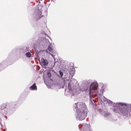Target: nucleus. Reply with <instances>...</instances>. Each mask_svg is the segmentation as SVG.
<instances>
[{
    "instance_id": "nucleus-9",
    "label": "nucleus",
    "mask_w": 131,
    "mask_h": 131,
    "mask_svg": "<svg viewBox=\"0 0 131 131\" xmlns=\"http://www.w3.org/2000/svg\"><path fill=\"white\" fill-rule=\"evenodd\" d=\"M74 68H72V69L70 70L69 69V73L70 75H73L75 73V71L74 70Z\"/></svg>"
},
{
    "instance_id": "nucleus-12",
    "label": "nucleus",
    "mask_w": 131,
    "mask_h": 131,
    "mask_svg": "<svg viewBox=\"0 0 131 131\" xmlns=\"http://www.w3.org/2000/svg\"><path fill=\"white\" fill-rule=\"evenodd\" d=\"M6 104H3L1 106V110H3L6 107Z\"/></svg>"
},
{
    "instance_id": "nucleus-16",
    "label": "nucleus",
    "mask_w": 131,
    "mask_h": 131,
    "mask_svg": "<svg viewBox=\"0 0 131 131\" xmlns=\"http://www.w3.org/2000/svg\"><path fill=\"white\" fill-rule=\"evenodd\" d=\"M2 126V125L1 123L0 122V127H1Z\"/></svg>"
},
{
    "instance_id": "nucleus-14",
    "label": "nucleus",
    "mask_w": 131,
    "mask_h": 131,
    "mask_svg": "<svg viewBox=\"0 0 131 131\" xmlns=\"http://www.w3.org/2000/svg\"><path fill=\"white\" fill-rule=\"evenodd\" d=\"M59 73L61 75V77H62L63 75V74L62 72L61 71H59Z\"/></svg>"
},
{
    "instance_id": "nucleus-8",
    "label": "nucleus",
    "mask_w": 131,
    "mask_h": 131,
    "mask_svg": "<svg viewBox=\"0 0 131 131\" xmlns=\"http://www.w3.org/2000/svg\"><path fill=\"white\" fill-rule=\"evenodd\" d=\"M29 89L31 90H37V88L35 83H34L33 85L30 86L29 88Z\"/></svg>"
},
{
    "instance_id": "nucleus-11",
    "label": "nucleus",
    "mask_w": 131,
    "mask_h": 131,
    "mask_svg": "<svg viewBox=\"0 0 131 131\" xmlns=\"http://www.w3.org/2000/svg\"><path fill=\"white\" fill-rule=\"evenodd\" d=\"M72 80L70 82V83H68V89L69 90H70L72 89V88L71 86V83L72 84H73V83H72L73 81L72 80Z\"/></svg>"
},
{
    "instance_id": "nucleus-7",
    "label": "nucleus",
    "mask_w": 131,
    "mask_h": 131,
    "mask_svg": "<svg viewBox=\"0 0 131 131\" xmlns=\"http://www.w3.org/2000/svg\"><path fill=\"white\" fill-rule=\"evenodd\" d=\"M41 64L42 65L45 66H47L48 64V62L46 60H45L43 59H42L41 60Z\"/></svg>"
},
{
    "instance_id": "nucleus-13",
    "label": "nucleus",
    "mask_w": 131,
    "mask_h": 131,
    "mask_svg": "<svg viewBox=\"0 0 131 131\" xmlns=\"http://www.w3.org/2000/svg\"><path fill=\"white\" fill-rule=\"evenodd\" d=\"M26 56L28 58H30L31 57V54L29 52H27L26 53Z\"/></svg>"
},
{
    "instance_id": "nucleus-6",
    "label": "nucleus",
    "mask_w": 131,
    "mask_h": 131,
    "mask_svg": "<svg viewBox=\"0 0 131 131\" xmlns=\"http://www.w3.org/2000/svg\"><path fill=\"white\" fill-rule=\"evenodd\" d=\"M81 127V129L83 128V131H86V130L89 129L88 125L85 124L82 125Z\"/></svg>"
},
{
    "instance_id": "nucleus-1",
    "label": "nucleus",
    "mask_w": 131,
    "mask_h": 131,
    "mask_svg": "<svg viewBox=\"0 0 131 131\" xmlns=\"http://www.w3.org/2000/svg\"><path fill=\"white\" fill-rule=\"evenodd\" d=\"M118 104L119 105L117 107L120 112L127 116H130L131 114V112L129 108L130 107H128L127 105L124 106V104L123 103H119Z\"/></svg>"
},
{
    "instance_id": "nucleus-10",
    "label": "nucleus",
    "mask_w": 131,
    "mask_h": 131,
    "mask_svg": "<svg viewBox=\"0 0 131 131\" xmlns=\"http://www.w3.org/2000/svg\"><path fill=\"white\" fill-rule=\"evenodd\" d=\"M47 50L49 51V53L52 55L51 53H52V51H53V49H52V48L50 46H49L47 48V50H46V51H47V52H48V51H47Z\"/></svg>"
},
{
    "instance_id": "nucleus-5",
    "label": "nucleus",
    "mask_w": 131,
    "mask_h": 131,
    "mask_svg": "<svg viewBox=\"0 0 131 131\" xmlns=\"http://www.w3.org/2000/svg\"><path fill=\"white\" fill-rule=\"evenodd\" d=\"M36 14H35V20L36 21H37L42 17L41 16L42 13L41 11L38 10H37L36 11Z\"/></svg>"
},
{
    "instance_id": "nucleus-3",
    "label": "nucleus",
    "mask_w": 131,
    "mask_h": 131,
    "mask_svg": "<svg viewBox=\"0 0 131 131\" xmlns=\"http://www.w3.org/2000/svg\"><path fill=\"white\" fill-rule=\"evenodd\" d=\"M74 106L77 110V112L78 111H83L85 110L86 105L84 103L78 102L75 103L74 105Z\"/></svg>"
},
{
    "instance_id": "nucleus-4",
    "label": "nucleus",
    "mask_w": 131,
    "mask_h": 131,
    "mask_svg": "<svg viewBox=\"0 0 131 131\" xmlns=\"http://www.w3.org/2000/svg\"><path fill=\"white\" fill-rule=\"evenodd\" d=\"M77 118L79 120L81 121L84 119L86 116L85 113V111H78L77 112Z\"/></svg>"
},
{
    "instance_id": "nucleus-2",
    "label": "nucleus",
    "mask_w": 131,
    "mask_h": 131,
    "mask_svg": "<svg viewBox=\"0 0 131 131\" xmlns=\"http://www.w3.org/2000/svg\"><path fill=\"white\" fill-rule=\"evenodd\" d=\"M97 84L96 83H92L90 86V90L89 94L90 96L92 97H95L98 96L99 94L98 92H94L93 90H95L97 89Z\"/></svg>"
},
{
    "instance_id": "nucleus-15",
    "label": "nucleus",
    "mask_w": 131,
    "mask_h": 131,
    "mask_svg": "<svg viewBox=\"0 0 131 131\" xmlns=\"http://www.w3.org/2000/svg\"><path fill=\"white\" fill-rule=\"evenodd\" d=\"M114 112H115L116 113H117L118 112V111H117V110H116V109L115 110H114Z\"/></svg>"
}]
</instances>
